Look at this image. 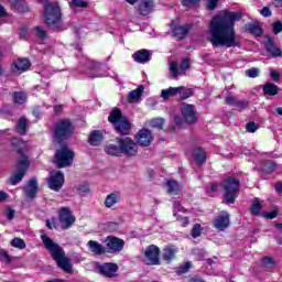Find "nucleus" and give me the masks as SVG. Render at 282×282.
Instances as JSON below:
<instances>
[{
    "instance_id": "obj_1",
    "label": "nucleus",
    "mask_w": 282,
    "mask_h": 282,
    "mask_svg": "<svg viewBox=\"0 0 282 282\" xmlns=\"http://www.w3.org/2000/svg\"><path fill=\"white\" fill-rule=\"evenodd\" d=\"M241 12L221 11L209 23V42L214 47H239L235 22L241 21Z\"/></svg>"
},
{
    "instance_id": "obj_21",
    "label": "nucleus",
    "mask_w": 282,
    "mask_h": 282,
    "mask_svg": "<svg viewBox=\"0 0 282 282\" xmlns=\"http://www.w3.org/2000/svg\"><path fill=\"white\" fill-rule=\"evenodd\" d=\"M180 252V249L173 245H167L163 248L162 257L164 261L171 263L175 259V256Z\"/></svg>"
},
{
    "instance_id": "obj_31",
    "label": "nucleus",
    "mask_w": 282,
    "mask_h": 282,
    "mask_svg": "<svg viewBox=\"0 0 282 282\" xmlns=\"http://www.w3.org/2000/svg\"><path fill=\"white\" fill-rule=\"evenodd\" d=\"M102 140H104L102 133L98 130L93 131L88 138V142L93 147H98V144H100Z\"/></svg>"
},
{
    "instance_id": "obj_2",
    "label": "nucleus",
    "mask_w": 282,
    "mask_h": 282,
    "mask_svg": "<svg viewBox=\"0 0 282 282\" xmlns=\"http://www.w3.org/2000/svg\"><path fill=\"white\" fill-rule=\"evenodd\" d=\"M42 242L44 243V248L51 252V257L57 263L61 270L65 271L66 274H72L74 272L72 261L69 258L65 257V251L58 243L54 242L47 235H41Z\"/></svg>"
},
{
    "instance_id": "obj_11",
    "label": "nucleus",
    "mask_w": 282,
    "mask_h": 282,
    "mask_svg": "<svg viewBox=\"0 0 282 282\" xmlns=\"http://www.w3.org/2000/svg\"><path fill=\"white\" fill-rule=\"evenodd\" d=\"M144 261L148 265H160V248L155 245L145 248Z\"/></svg>"
},
{
    "instance_id": "obj_10",
    "label": "nucleus",
    "mask_w": 282,
    "mask_h": 282,
    "mask_svg": "<svg viewBox=\"0 0 282 282\" xmlns=\"http://www.w3.org/2000/svg\"><path fill=\"white\" fill-rule=\"evenodd\" d=\"M58 219L62 230H68V228H72L76 221V217H74V214L69 207H62L59 209Z\"/></svg>"
},
{
    "instance_id": "obj_27",
    "label": "nucleus",
    "mask_w": 282,
    "mask_h": 282,
    "mask_svg": "<svg viewBox=\"0 0 282 282\" xmlns=\"http://www.w3.org/2000/svg\"><path fill=\"white\" fill-rule=\"evenodd\" d=\"M133 58L137 63H149V58H151V53L147 50H140L135 52L133 55Z\"/></svg>"
},
{
    "instance_id": "obj_45",
    "label": "nucleus",
    "mask_w": 282,
    "mask_h": 282,
    "mask_svg": "<svg viewBox=\"0 0 282 282\" xmlns=\"http://www.w3.org/2000/svg\"><path fill=\"white\" fill-rule=\"evenodd\" d=\"M12 248H18L19 250H25V241L21 238H14L11 241Z\"/></svg>"
},
{
    "instance_id": "obj_25",
    "label": "nucleus",
    "mask_w": 282,
    "mask_h": 282,
    "mask_svg": "<svg viewBox=\"0 0 282 282\" xmlns=\"http://www.w3.org/2000/svg\"><path fill=\"white\" fill-rule=\"evenodd\" d=\"M172 34L173 36H176V39H184V36L188 34V26L172 24Z\"/></svg>"
},
{
    "instance_id": "obj_29",
    "label": "nucleus",
    "mask_w": 282,
    "mask_h": 282,
    "mask_svg": "<svg viewBox=\"0 0 282 282\" xmlns=\"http://www.w3.org/2000/svg\"><path fill=\"white\" fill-rule=\"evenodd\" d=\"M142 94H144V86H139L137 89L129 93L127 97L128 102H139Z\"/></svg>"
},
{
    "instance_id": "obj_26",
    "label": "nucleus",
    "mask_w": 282,
    "mask_h": 282,
    "mask_svg": "<svg viewBox=\"0 0 282 282\" xmlns=\"http://www.w3.org/2000/svg\"><path fill=\"white\" fill-rule=\"evenodd\" d=\"M119 202H120V193L115 192L106 196L104 204L106 208H113V206H116V204H118Z\"/></svg>"
},
{
    "instance_id": "obj_63",
    "label": "nucleus",
    "mask_w": 282,
    "mask_h": 282,
    "mask_svg": "<svg viewBox=\"0 0 282 282\" xmlns=\"http://www.w3.org/2000/svg\"><path fill=\"white\" fill-rule=\"evenodd\" d=\"M8 199V194L4 192H0V202H6Z\"/></svg>"
},
{
    "instance_id": "obj_52",
    "label": "nucleus",
    "mask_w": 282,
    "mask_h": 282,
    "mask_svg": "<svg viewBox=\"0 0 282 282\" xmlns=\"http://www.w3.org/2000/svg\"><path fill=\"white\" fill-rule=\"evenodd\" d=\"M78 193L79 195H87V193H89V184L87 183H83L78 186Z\"/></svg>"
},
{
    "instance_id": "obj_57",
    "label": "nucleus",
    "mask_w": 282,
    "mask_h": 282,
    "mask_svg": "<svg viewBox=\"0 0 282 282\" xmlns=\"http://www.w3.org/2000/svg\"><path fill=\"white\" fill-rule=\"evenodd\" d=\"M270 76H271L272 80H275V82L281 78V74L274 69L270 70Z\"/></svg>"
},
{
    "instance_id": "obj_15",
    "label": "nucleus",
    "mask_w": 282,
    "mask_h": 282,
    "mask_svg": "<svg viewBox=\"0 0 282 282\" xmlns=\"http://www.w3.org/2000/svg\"><path fill=\"white\" fill-rule=\"evenodd\" d=\"M188 67H191V62L188 59H182L181 64H178L177 62H172L170 64V72H171L172 78L184 76Z\"/></svg>"
},
{
    "instance_id": "obj_19",
    "label": "nucleus",
    "mask_w": 282,
    "mask_h": 282,
    "mask_svg": "<svg viewBox=\"0 0 282 282\" xmlns=\"http://www.w3.org/2000/svg\"><path fill=\"white\" fill-rule=\"evenodd\" d=\"M214 226L217 230H226L228 226H230V217L228 213L224 212L223 214L218 215L214 220Z\"/></svg>"
},
{
    "instance_id": "obj_40",
    "label": "nucleus",
    "mask_w": 282,
    "mask_h": 282,
    "mask_svg": "<svg viewBox=\"0 0 282 282\" xmlns=\"http://www.w3.org/2000/svg\"><path fill=\"white\" fill-rule=\"evenodd\" d=\"M28 129V119L25 117H22L19 119L18 124H17V131L20 133V135H23Z\"/></svg>"
},
{
    "instance_id": "obj_49",
    "label": "nucleus",
    "mask_w": 282,
    "mask_h": 282,
    "mask_svg": "<svg viewBox=\"0 0 282 282\" xmlns=\"http://www.w3.org/2000/svg\"><path fill=\"white\" fill-rule=\"evenodd\" d=\"M200 235H202V225L195 224L192 229V237L194 239H197V237H200Z\"/></svg>"
},
{
    "instance_id": "obj_3",
    "label": "nucleus",
    "mask_w": 282,
    "mask_h": 282,
    "mask_svg": "<svg viewBox=\"0 0 282 282\" xmlns=\"http://www.w3.org/2000/svg\"><path fill=\"white\" fill-rule=\"evenodd\" d=\"M44 21L51 30H58L61 25H63V21L61 20V7L56 3L45 1Z\"/></svg>"
},
{
    "instance_id": "obj_39",
    "label": "nucleus",
    "mask_w": 282,
    "mask_h": 282,
    "mask_svg": "<svg viewBox=\"0 0 282 282\" xmlns=\"http://www.w3.org/2000/svg\"><path fill=\"white\" fill-rule=\"evenodd\" d=\"M68 6L72 10H78V8H87L89 3L86 0H70Z\"/></svg>"
},
{
    "instance_id": "obj_6",
    "label": "nucleus",
    "mask_w": 282,
    "mask_h": 282,
    "mask_svg": "<svg viewBox=\"0 0 282 282\" xmlns=\"http://www.w3.org/2000/svg\"><path fill=\"white\" fill-rule=\"evenodd\" d=\"M72 162H74V151L66 145L55 153L54 163L57 169H67V166H72Z\"/></svg>"
},
{
    "instance_id": "obj_54",
    "label": "nucleus",
    "mask_w": 282,
    "mask_h": 282,
    "mask_svg": "<svg viewBox=\"0 0 282 282\" xmlns=\"http://www.w3.org/2000/svg\"><path fill=\"white\" fill-rule=\"evenodd\" d=\"M272 30H273V33L281 34V32H282V22L281 21L273 22L272 23Z\"/></svg>"
},
{
    "instance_id": "obj_53",
    "label": "nucleus",
    "mask_w": 282,
    "mask_h": 282,
    "mask_svg": "<svg viewBox=\"0 0 282 282\" xmlns=\"http://www.w3.org/2000/svg\"><path fill=\"white\" fill-rule=\"evenodd\" d=\"M246 76L249 78H257L259 76V68H249L246 70Z\"/></svg>"
},
{
    "instance_id": "obj_33",
    "label": "nucleus",
    "mask_w": 282,
    "mask_h": 282,
    "mask_svg": "<svg viewBox=\"0 0 282 282\" xmlns=\"http://www.w3.org/2000/svg\"><path fill=\"white\" fill-rule=\"evenodd\" d=\"M30 61L28 58L18 59L14 62V67L18 72H28L30 69Z\"/></svg>"
},
{
    "instance_id": "obj_41",
    "label": "nucleus",
    "mask_w": 282,
    "mask_h": 282,
    "mask_svg": "<svg viewBox=\"0 0 282 282\" xmlns=\"http://www.w3.org/2000/svg\"><path fill=\"white\" fill-rule=\"evenodd\" d=\"M261 265L264 268V270H272V268L276 265V262L271 257H264L261 260Z\"/></svg>"
},
{
    "instance_id": "obj_58",
    "label": "nucleus",
    "mask_w": 282,
    "mask_h": 282,
    "mask_svg": "<svg viewBox=\"0 0 282 282\" xmlns=\"http://www.w3.org/2000/svg\"><path fill=\"white\" fill-rule=\"evenodd\" d=\"M17 214V212H14V209L8 207L6 209V215L8 219H14V215Z\"/></svg>"
},
{
    "instance_id": "obj_56",
    "label": "nucleus",
    "mask_w": 282,
    "mask_h": 282,
    "mask_svg": "<svg viewBox=\"0 0 282 282\" xmlns=\"http://www.w3.org/2000/svg\"><path fill=\"white\" fill-rule=\"evenodd\" d=\"M196 3H199V0H182V4L185 8H191V6H195Z\"/></svg>"
},
{
    "instance_id": "obj_9",
    "label": "nucleus",
    "mask_w": 282,
    "mask_h": 282,
    "mask_svg": "<svg viewBox=\"0 0 282 282\" xmlns=\"http://www.w3.org/2000/svg\"><path fill=\"white\" fill-rule=\"evenodd\" d=\"M74 132V127L69 120L64 119L55 124L54 135L56 140H65L68 135Z\"/></svg>"
},
{
    "instance_id": "obj_55",
    "label": "nucleus",
    "mask_w": 282,
    "mask_h": 282,
    "mask_svg": "<svg viewBox=\"0 0 282 282\" xmlns=\"http://www.w3.org/2000/svg\"><path fill=\"white\" fill-rule=\"evenodd\" d=\"M246 129L249 133H254V131H257V129H259V126H257V123H254V122H250V123H247Z\"/></svg>"
},
{
    "instance_id": "obj_44",
    "label": "nucleus",
    "mask_w": 282,
    "mask_h": 282,
    "mask_svg": "<svg viewBox=\"0 0 282 282\" xmlns=\"http://www.w3.org/2000/svg\"><path fill=\"white\" fill-rule=\"evenodd\" d=\"M13 100L18 105H23V102H25V100H28V95H25V93H21V91L14 93Z\"/></svg>"
},
{
    "instance_id": "obj_16",
    "label": "nucleus",
    "mask_w": 282,
    "mask_h": 282,
    "mask_svg": "<svg viewBox=\"0 0 282 282\" xmlns=\"http://www.w3.org/2000/svg\"><path fill=\"white\" fill-rule=\"evenodd\" d=\"M137 142L140 147H149L153 142V134L149 129H141L137 133Z\"/></svg>"
},
{
    "instance_id": "obj_5",
    "label": "nucleus",
    "mask_w": 282,
    "mask_h": 282,
    "mask_svg": "<svg viewBox=\"0 0 282 282\" xmlns=\"http://www.w3.org/2000/svg\"><path fill=\"white\" fill-rule=\"evenodd\" d=\"M239 181L237 178L227 177L223 183L225 191V199L227 204H235V199L239 197Z\"/></svg>"
},
{
    "instance_id": "obj_28",
    "label": "nucleus",
    "mask_w": 282,
    "mask_h": 282,
    "mask_svg": "<svg viewBox=\"0 0 282 282\" xmlns=\"http://www.w3.org/2000/svg\"><path fill=\"white\" fill-rule=\"evenodd\" d=\"M264 47H265L267 52H269V54H271V56H273L275 58L279 56H282L281 48L274 46V42H272L270 39L267 40V42L264 43Z\"/></svg>"
},
{
    "instance_id": "obj_48",
    "label": "nucleus",
    "mask_w": 282,
    "mask_h": 282,
    "mask_svg": "<svg viewBox=\"0 0 282 282\" xmlns=\"http://www.w3.org/2000/svg\"><path fill=\"white\" fill-rule=\"evenodd\" d=\"M279 215V209H273L271 212H264L262 213V217H264V219H276Z\"/></svg>"
},
{
    "instance_id": "obj_17",
    "label": "nucleus",
    "mask_w": 282,
    "mask_h": 282,
    "mask_svg": "<svg viewBox=\"0 0 282 282\" xmlns=\"http://www.w3.org/2000/svg\"><path fill=\"white\" fill-rule=\"evenodd\" d=\"M180 213H186V209L182 207L180 202H175L173 205V215L174 217H176L177 221L181 223V226H183V228H186V226H188V217H183L182 215H180Z\"/></svg>"
},
{
    "instance_id": "obj_64",
    "label": "nucleus",
    "mask_w": 282,
    "mask_h": 282,
    "mask_svg": "<svg viewBox=\"0 0 282 282\" xmlns=\"http://www.w3.org/2000/svg\"><path fill=\"white\" fill-rule=\"evenodd\" d=\"M275 8H282V0H273Z\"/></svg>"
},
{
    "instance_id": "obj_46",
    "label": "nucleus",
    "mask_w": 282,
    "mask_h": 282,
    "mask_svg": "<svg viewBox=\"0 0 282 282\" xmlns=\"http://www.w3.org/2000/svg\"><path fill=\"white\" fill-rule=\"evenodd\" d=\"M261 208H262L261 200L259 198H256L251 207V214L259 215L261 213Z\"/></svg>"
},
{
    "instance_id": "obj_20",
    "label": "nucleus",
    "mask_w": 282,
    "mask_h": 282,
    "mask_svg": "<svg viewBox=\"0 0 282 282\" xmlns=\"http://www.w3.org/2000/svg\"><path fill=\"white\" fill-rule=\"evenodd\" d=\"M23 191L28 199H34V197H36V193H39V184L36 183V178H31L26 186L23 187Z\"/></svg>"
},
{
    "instance_id": "obj_22",
    "label": "nucleus",
    "mask_w": 282,
    "mask_h": 282,
    "mask_svg": "<svg viewBox=\"0 0 282 282\" xmlns=\"http://www.w3.org/2000/svg\"><path fill=\"white\" fill-rule=\"evenodd\" d=\"M155 8V3L153 0H141L139 3V12L142 14V17H147L153 12V9Z\"/></svg>"
},
{
    "instance_id": "obj_37",
    "label": "nucleus",
    "mask_w": 282,
    "mask_h": 282,
    "mask_svg": "<svg viewBox=\"0 0 282 282\" xmlns=\"http://www.w3.org/2000/svg\"><path fill=\"white\" fill-rule=\"evenodd\" d=\"M193 158L197 164H204L206 162V152L202 149H195L193 152Z\"/></svg>"
},
{
    "instance_id": "obj_50",
    "label": "nucleus",
    "mask_w": 282,
    "mask_h": 282,
    "mask_svg": "<svg viewBox=\"0 0 282 282\" xmlns=\"http://www.w3.org/2000/svg\"><path fill=\"white\" fill-rule=\"evenodd\" d=\"M276 169V164L272 161H268L264 163V167L263 171L265 173H272V171H274Z\"/></svg>"
},
{
    "instance_id": "obj_24",
    "label": "nucleus",
    "mask_w": 282,
    "mask_h": 282,
    "mask_svg": "<svg viewBox=\"0 0 282 282\" xmlns=\"http://www.w3.org/2000/svg\"><path fill=\"white\" fill-rule=\"evenodd\" d=\"M88 250L93 252L94 254H105L107 253V249L105 246L100 245L96 240H90L87 242Z\"/></svg>"
},
{
    "instance_id": "obj_32",
    "label": "nucleus",
    "mask_w": 282,
    "mask_h": 282,
    "mask_svg": "<svg viewBox=\"0 0 282 282\" xmlns=\"http://www.w3.org/2000/svg\"><path fill=\"white\" fill-rule=\"evenodd\" d=\"M180 91H182V88L180 87H170L167 89H163L161 96L164 100H166L173 96H180Z\"/></svg>"
},
{
    "instance_id": "obj_23",
    "label": "nucleus",
    "mask_w": 282,
    "mask_h": 282,
    "mask_svg": "<svg viewBox=\"0 0 282 282\" xmlns=\"http://www.w3.org/2000/svg\"><path fill=\"white\" fill-rule=\"evenodd\" d=\"M105 152L108 155H122V145H120V139H118L117 144L116 143H109L105 147Z\"/></svg>"
},
{
    "instance_id": "obj_38",
    "label": "nucleus",
    "mask_w": 282,
    "mask_h": 282,
    "mask_svg": "<svg viewBox=\"0 0 282 282\" xmlns=\"http://www.w3.org/2000/svg\"><path fill=\"white\" fill-rule=\"evenodd\" d=\"M226 102H228V105H234L238 109H246V107H248V101H238L232 96H227Z\"/></svg>"
},
{
    "instance_id": "obj_43",
    "label": "nucleus",
    "mask_w": 282,
    "mask_h": 282,
    "mask_svg": "<svg viewBox=\"0 0 282 282\" xmlns=\"http://www.w3.org/2000/svg\"><path fill=\"white\" fill-rule=\"evenodd\" d=\"M148 124L150 127H152L153 129H162V127H164V119L155 118V119L150 120L148 122Z\"/></svg>"
},
{
    "instance_id": "obj_42",
    "label": "nucleus",
    "mask_w": 282,
    "mask_h": 282,
    "mask_svg": "<svg viewBox=\"0 0 282 282\" xmlns=\"http://www.w3.org/2000/svg\"><path fill=\"white\" fill-rule=\"evenodd\" d=\"M178 89H181L178 91V96L183 100H186V98H191V96H193V89H191V88H186L184 86H181V87H178Z\"/></svg>"
},
{
    "instance_id": "obj_13",
    "label": "nucleus",
    "mask_w": 282,
    "mask_h": 282,
    "mask_svg": "<svg viewBox=\"0 0 282 282\" xmlns=\"http://www.w3.org/2000/svg\"><path fill=\"white\" fill-rule=\"evenodd\" d=\"M105 245L106 252H109L110 254L121 252L122 248H124V241L113 236H108L105 240Z\"/></svg>"
},
{
    "instance_id": "obj_59",
    "label": "nucleus",
    "mask_w": 282,
    "mask_h": 282,
    "mask_svg": "<svg viewBox=\"0 0 282 282\" xmlns=\"http://www.w3.org/2000/svg\"><path fill=\"white\" fill-rule=\"evenodd\" d=\"M35 32H36L37 36H40V39H45L46 33H45V30H43V28L36 26Z\"/></svg>"
},
{
    "instance_id": "obj_7",
    "label": "nucleus",
    "mask_w": 282,
    "mask_h": 282,
    "mask_svg": "<svg viewBox=\"0 0 282 282\" xmlns=\"http://www.w3.org/2000/svg\"><path fill=\"white\" fill-rule=\"evenodd\" d=\"M30 169V161L28 160V156L21 155L18 160L17 170L10 177V183L13 186H17L23 177H25V171Z\"/></svg>"
},
{
    "instance_id": "obj_51",
    "label": "nucleus",
    "mask_w": 282,
    "mask_h": 282,
    "mask_svg": "<svg viewBox=\"0 0 282 282\" xmlns=\"http://www.w3.org/2000/svg\"><path fill=\"white\" fill-rule=\"evenodd\" d=\"M0 261H3L4 263H10V261H12L6 249H0Z\"/></svg>"
},
{
    "instance_id": "obj_61",
    "label": "nucleus",
    "mask_w": 282,
    "mask_h": 282,
    "mask_svg": "<svg viewBox=\"0 0 282 282\" xmlns=\"http://www.w3.org/2000/svg\"><path fill=\"white\" fill-rule=\"evenodd\" d=\"M260 14H261L262 17H272V11H270V8L264 7V8L260 11Z\"/></svg>"
},
{
    "instance_id": "obj_12",
    "label": "nucleus",
    "mask_w": 282,
    "mask_h": 282,
    "mask_svg": "<svg viewBox=\"0 0 282 282\" xmlns=\"http://www.w3.org/2000/svg\"><path fill=\"white\" fill-rule=\"evenodd\" d=\"M65 184V174L61 171H53L50 174L48 178V187L51 191H55L58 193L61 188H63V185Z\"/></svg>"
},
{
    "instance_id": "obj_35",
    "label": "nucleus",
    "mask_w": 282,
    "mask_h": 282,
    "mask_svg": "<svg viewBox=\"0 0 282 282\" xmlns=\"http://www.w3.org/2000/svg\"><path fill=\"white\" fill-rule=\"evenodd\" d=\"M263 94H265V96H276V94H279V86L268 83L263 86Z\"/></svg>"
},
{
    "instance_id": "obj_18",
    "label": "nucleus",
    "mask_w": 282,
    "mask_h": 282,
    "mask_svg": "<svg viewBox=\"0 0 282 282\" xmlns=\"http://www.w3.org/2000/svg\"><path fill=\"white\" fill-rule=\"evenodd\" d=\"M99 272L102 276L113 278L116 272H118V264L111 262L100 264Z\"/></svg>"
},
{
    "instance_id": "obj_34",
    "label": "nucleus",
    "mask_w": 282,
    "mask_h": 282,
    "mask_svg": "<svg viewBox=\"0 0 282 282\" xmlns=\"http://www.w3.org/2000/svg\"><path fill=\"white\" fill-rule=\"evenodd\" d=\"M12 147L18 151V153H23L24 151H28V143L21 139L14 138L12 140Z\"/></svg>"
},
{
    "instance_id": "obj_4",
    "label": "nucleus",
    "mask_w": 282,
    "mask_h": 282,
    "mask_svg": "<svg viewBox=\"0 0 282 282\" xmlns=\"http://www.w3.org/2000/svg\"><path fill=\"white\" fill-rule=\"evenodd\" d=\"M108 121L111 122V124H115L116 130L121 135H127L129 131H131V123H129L127 117H123L122 111H120L118 108H115L110 112L108 116Z\"/></svg>"
},
{
    "instance_id": "obj_47",
    "label": "nucleus",
    "mask_w": 282,
    "mask_h": 282,
    "mask_svg": "<svg viewBox=\"0 0 282 282\" xmlns=\"http://www.w3.org/2000/svg\"><path fill=\"white\" fill-rule=\"evenodd\" d=\"M191 268H193V264L191 262H185L176 270V274H186Z\"/></svg>"
},
{
    "instance_id": "obj_30",
    "label": "nucleus",
    "mask_w": 282,
    "mask_h": 282,
    "mask_svg": "<svg viewBox=\"0 0 282 282\" xmlns=\"http://www.w3.org/2000/svg\"><path fill=\"white\" fill-rule=\"evenodd\" d=\"M246 32H249L250 34H253L254 36H261L263 34V31L261 30V26H259V23H247L245 25Z\"/></svg>"
},
{
    "instance_id": "obj_36",
    "label": "nucleus",
    "mask_w": 282,
    "mask_h": 282,
    "mask_svg": "<svg viewBox=\"0 0 282 282\" xmlns=\"http://www.w3.org/2000/svg\"><path fill=\"white\" fill-rule=\"evenodd\" d=\"M166 191L169 195H177L180 193V184L176 181H167Z\"/></svg>"
},
{
    "instance_id": "obj_62",
    "label": "nucleus",
    "mask_w": 282,
    "mask_h": 282,
    "mask_svg": "<svg viewBox=\"0 0 282 282\" xmlns=\"http://www.w3.org/2000/svg\"><path fill=\"white\" fill-rule=\"evenodd\" d=\"M275 191H276V193H279L280 195H282V183H276V184H275Z\"/></svg>"
},
{
    "instance_id": "obj_60",
    "label": "nucleus",
    "mask_w": 282,
    "mask_h": 282,
    "mask_svg": "<svg viewBox=\"0 0 282 282\" xmlns=\"http://www.w3.org/2000/svg\"><path fill=\"white\" fill-rule=\"evenodd\" d=\"M218 2L219 0H208L207 2L208 10H215V8H217Z\"/></svg>"
},
{
    "instance_id": "obj_14",
    "label": "nucleus",
    "mask_w": 282,
    "mask_h": 282,
    "mask_svg": "<svg viewBox=\"0 0 282 282\" xmlns=\"http://www.w3.org/2000/svg\"><path fill=\"white\" fill-rule=\"evenodd\" d=\"M119 147H121V151L124 155H138V143H135L131 138L119 139Z\"/></svg>"
},
{
    "instance_id": "obj_8",
    "label": "nucleus",
    "mask_w": 282,
    "mask_h": 282,
    "mask_svg": "<svg viewBox=\"0 0 282 282\" xmlns=\"http://www.w3.org/2000/svg\"><path fill=\"white\" fill-rule=\"evenodd\" d=\"M183 119L180 117H175L174 121L177 127H184V122L187 124H193V122L197 121V117L195 116V110L191 105H183L181 109Z\"/></svg>"
}]
</instances>
